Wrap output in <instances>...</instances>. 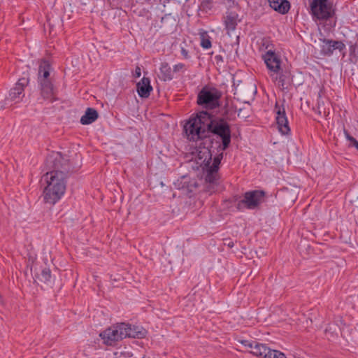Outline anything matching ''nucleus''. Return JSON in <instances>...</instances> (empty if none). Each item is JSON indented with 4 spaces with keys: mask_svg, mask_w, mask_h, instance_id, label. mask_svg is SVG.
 I'll use <instances>...</instances> for the list:
<instances>
[{
    "mask_svg": "<svg viewBox=\"0 0 358 358\" xmlns=\"http://www.w3.org/2000/svg\"><path fill=\"white\" fill-rule=\"evenodd\" d=\"M270 6L280 14H286L290 9V3L287 0H268Z\"/></svg>",
    "mask_w": 358,
    "mask_h": 358,
    "instance_id": "17",
    "label": "nucleus"
},
{
    "mask_svg": "<svg viewBox=\"0 0 358 358\" xmlns=\"http://www.w3.org/2000/svg\"><path fill=\"white\" fill-rule=\"evenodd\" d=\"M276 124L278 131L282 135H287L290 133V127L289 126L288 119L286 113H276Z\"/></svg>",
    "mask_w": 358,
    "mask_h": 358,
    "instance_id": "19",
    "label": "nucleus"
},
{
    "mask_svg": "<svg viewBox=\"0 0 358 358\" xmlns=\"http://www.w3.org/2000/svg\"><path fill=\"white\" fill-rule=\"evenodd\" d=\"M266 192L263 190H252L245 192L243 199L237 203L236 208L255 209L265 202Z\"/></svg>",
    "mask_w": 358,
    "mask_h": 358,
    "instance_id": "7",
    "label": "nucleus"
},
{
    "mask_svg": "<svg viewBox=\"0 0 358 358\" xmlns=\"http://www.w3.org/2000/svg\"><path fill=\"white\" fill-rule=\"evenodd\" d=\"M141 75V68L137 66L135 69V71H134V76L135 78H139Z\"/></svg>",
    "mask_w": 358,
    "mask_h": 358,
    "instance_id": "36",
    "label": "nucleus"
},
{
    "mask_svg": "<svg viewBox=\"0 0 358 358\" xmlns=\"http://www.w3.org/2000/svg\"><path fill=\"white\" fill-rule=\"evenodd\" d=\"M323 43H325L322 46V52L324 55L331 56L334 50L343 51L345 49V45L341 41H334L331 39H324Z\"/></svg>",
    "mask_w": 358,
    "mask_h": 358,
    "instance_id": "13",
    "label": "nucleus"
},
{
    "mask_svg": "<svg viewBox=\"0 0 358 358\" xmlns=\"http://www.w3.org/2000/svg\"><path fill=\"white\" fill-rule=\"evenodd\" d=\"M36 277L41 282L48 283L50 281L52 275L49 268H41L39 273L36 274Z\"/></svg>",
    "mask_w": 358,
    "mask_h": 358,
    "instance_id": "22",
    "label": "nucleus"
},
{
    "mask_svg": "<svg viewBox=\"0 0 358 358\" xmlns=\"http://www.w3.org/2000/svg\"><path fill=\"white\" fill-rule=\"evenodd\" d=\"M268 352L269 355H267L266 358H287L284 353L278 350H271Z\"/></svg>",
    "mask_w": 358,
    "mask_h": 358,
    "instance_id": "28",
    "label": "nucleus"
},
{
    "mask_svg": "<svg viewBox=\"0 0 358 358\" xmlns=\"http://www.w3.org/2000/svg\"><path fill=\"white\" fill-rule=\"evenodd\" d=\"M46 163L52 170L43 176L47 183L43 190V200L45 203L54 205L64 194L66 179L73 172V168L69 159L59 152L49 156Z\"/></svg>",
    "mask_w": 358,
    "mask_h": 358,
    "instance_id": "1",
    "label": "nucleus"
},
{
    "mask_svg": "<svg viewBox=\"0 0 358 358\" xmlns=\"http://www.w3.org/2000/svg\"><path fill=\"white\" fill-rule=\"evenodd\" d=\"M99 113H85L80 118V123L86 125L90 124L97 120Z\"/></svg>",
    "mask_w": 358,
    "mask_h": 358,
    "instance_id": "23",
    "label": "nucleus"
},
{
    "mask_svg": "<svg viewBox=\"0 0 358 358\" xmlns=\"http://www.w3.org/2000/svg\"><path fill=\"white\" fill-rule=\"evenodd\" d=\"M238 16V14L235 12H227L224 17V24L228 34L236 29Z\"/></svg>",
    "mask_w": 358,
    "mask_h": 358,
    "instance_id": "18",
    "label": "nucleus"
},
{
    "mask_svg": "<svg viewBox=\"0 0 358 358\" xmlns=\"http://www.w3.org/2000/svg\"><path fill=\"white\" fill-rule=\"evenodd\" d=\"M234 94L241 99L244 103H248L249 99H252L256 92V88L252 85H245L241 81L238 83L234 82Z\"/></svg>",
    "mask_w": 358,
    "mask_h": 358,
    "instance_id": "8",
    "label": "nucleus"
},
{
    "mask_svg": "<svg viewBox=\"0 0 358 358\" xmlns=\"http://www.w3.org/2000/svg\"><path fill=\"white\" fill-rule=\"evenodd\" d=\"M213 0H200L199 10L208 13L213 8Z\"/></svg>",
    "mask_w": 358,
    "mask_h": 358,
    "instance_id": "25",
    "label": "nucleus"
},
{
    "mask_svg": "<svg viewBox=\"0 0 358 358\" xmlns=\"http://www.w3.org/2000/svg\"><path fill=\"white\" fill-rule=\"evenodd\" d=\"M180 52H181V55L183 56V57L185 59L189 58L188 50H187L185 48H181Z\"/></svg>",
    "mask_w": 358,
    "mask_h": 358,
    "instance_id": "35",
    "label": "nucleus"
},
{
    "mask_svg": "<svg viewBox=\"0 0 358 358\" xmlns=\"http://www.w3.org/2000/svg\"><path fill=\"white\" fill-rule=\"evenodd\" d=\"M350 142L354 147H355L357 149L358 148V141L355 138H353L352 141Z\"/></svg>",
    "mask_w": 358,
    "mask_h": 358,
    "instance_id": "39",
    "label": "nucleus"
},
{
    "mask_svg": "<svg viewBox=\"0 0 358 358\" xmlns=\"http://www.w3.org/2000/svg\"><path fill=\"white\" fill-rule=\"evenodd\" d=\"M268 351H271V349L268 348L265 344H263V349H262L261 355H259V357L266 358L267 355H269Z\"/></svg>",
    "mask_w": 358,
    "mask_h": 358,
    "instance_id": "32",
    "label": "nucleus"
},
{
    "mask_svg": "<svg viewBox=\"0 0 358 358\" xmlns=\"http://www.w3.org/2000/svg\"><path fill=\"white\" fill-rule=\"evenodd\" d=\"M222 92L217 87L211 85H204L198 93L196 98L197 104L206 110L201 112L220 108L222 106Z\"/></svg>",
    "mask_w": 358,
    "mask_h": 358,
    "instance_id": "2",
    "label": "nucleus"
},
{
    "mask_svg": "<svg viewBox=\"0 0 358 358\" xmlns=\"http://www.w3.org/2000/svg\"><path fill=\"white\" fill-rule=\"evenodd\" d=\"M117 358H125L124 356H122V355H120V357H117Z\"/></svg>",
    "mask_w": 358,
    "mask_h": 358,
    "instance_id": "42",
    "label": "nucleus"
},
{
    "mask_svg": "<svg viewBox=\"0 0 358 358\" xmlns=\"http://www.w3.org/2000/svg\"><path fill=\"white\" fill-rule=\"evenodd\" d=\"M268 351H271V349L268 348L265 344H263V349H262L261 355H259V357L266 358L267 355H269Z\"/></svg>",
    "mask_w": 358,
    "mask_h": 358,
    "instance_id": "31",
    "label": "nucleus"
},
{
    "mask_svg": "<svg viewBox=\"0 0 358 358\" xmlns=\"http://www.w3.org/2000/svg\"><path fill=\"white\" fill-rule=\"evenodd\" d=\"M100 336L104 342L109 345H113L115 342L121 340L119 337L117 326L109 328L100 334Z\"/></svg>",
    "mask_w": 358,
    "mask_h": 358,
    "instance_id": "15",
    "label": "nucleus"
},
{
    "mask_svg": "<svg viewBox=\"0 0 358 358\" xmlns=\"http://www.w3.org/2000/svg\"><path fill=\"white\" fill-rule=\"evenodd\" d=\"M159 78L163 81H170L173 78V71L167 62H162L159 68Z\"/></svg>",
    "mask_w": 358,
    "mask_h": 358,
    "instance_id": "21",
    "label": "nucleus"
},
{
    "mask_svg": "<svg viewBox=\"0 0 358 358\" xmlns=\"http://www.w3.org/2000/svg\"><path fill=\"white\" fill-rule=\"evenodd\" d=\"M201 46L204 49H208L212 46L210 37L207 32H202L201 34Z\"/></svg>",
    "mask_w": 358,
    "mask_h": 358,
    "instance_id": "24",
    "label": "nucleus"
},
{
    "mask_svg": "<svg viewBox=\"0 0 358 358\" xmlns=\"http://www.w3.org/2000/svg\"><path fill=\"white\" fill-rule=\"evenodd\" d=\"M196 117L190 118L184 125V131L187 138L192 141L206 138V122L210 113H196Z\"/></svg>",
    "mask_w": 358,
    "mask_h": 358,
    "instance_id": "4",
    "label": "nucleus"
},
{
    "mask_svg": "<svg viewBox=\"0 0 358 358\" xmlns=\"http://www.w3.org/2000/svg\"><path fill=\"white\" fill-rule=\"evenodd\" d=\"M29 83V77H22L18 79L15 85L10 89L8 99L15 102H18L22 100V97L24 96V88L28 85Z\"/></svg>",
    "mask_w": 358,
    "mask_h": 358,
    "instance_id": "9",
    "label": "nucleus"
},
{
    "mask_svg": "<svg viewBox=\"0 0 358 358\" xmlns=\"http://www.w3.org/2000/svg\"><path fill=\"white\" fill-rule=\"evenodd\" d=\"M136 87L138 95L142 98L148 97L152 90L150 78L145 76L137 83Z\"/></svg>",
    "mask_w": 358,
    "mask_h": 358,
    "instance_id": "16",
    "label": "nucleus"
},
{
    "mask_svg": "<svg viewBox=\"0 0 358 358\" xmlns=\"http://www.w3.org/2000/svg\"><path fill=\"white\" fill-rule=\"evenodd\" d=\"M310 8L313 17L318 20H327L335 15L333 3L328 0H313Z\"/></svg>",
    "mask_w": 358,
    "mask_h": 358,
    "instance_id": "6",
    "label": "nucleus"
},
{
    "mask_svg": "<svg viewBox=\"0 0 358 358\" xmlns=\"http://www.w3.org/2000/svg\"><path fill=\"white\" fill-rule=\"evenodd\" d=\"M117 329L118 330L119 337H120L121 340L127 337L143 338L145 336V331H136L129 324H119L117 325Z\"/></svg>",
    "mask_w": 358,
    "mask_h": 358,
    "instance_id": "12",
    "label": "nucleus"
},
{
    "mask_svg": "<svg viewBox=\"0 0 358 358\" xmlns=\"http://www.w3.org/2000/svg\"><path fill=\"white\" fill-rule=\"evenodd\" d=\"M210 161H208L205 164L206 168L205 174V181L208 183L209 185H216L219 180L220 176L218 174V170L211 168L209 166Z\"/></svg>",
    "mask_w": 358,
    "mask_h": 358,
    "instance_id": "20",
    "label": "nucleus"
},
{
    "mask_svg": "<svg viewBox=\"0 0 358 358\" xmlns=\"http://www.w3.org/2000/svg\"><path fill=\"white\" fill-rule=\"evenodd\" d=\"M227 1H229V2H230V1H234V0H227Z\"/></svg>",
    "mask_w": 358,
    "mask_h": 358,
    "instance_id": "43",
    "label": "nucleus"
},
{
    "mask_svg": "<svg viewBox=\"0 0 358 358\" xmlns=\"http://www.w3.org/2000/svg\"><path fill=\"white\" fill-rule=\"evenodd\" d=\"M211 114L208 115L206 122V134L212 133L217 135L222 139V150L227 149L231 143V129L229 124L222 119L212 120Z\"/></svg>",
    "mask_w": 358,
    "mask_h": 358,
    "instance_id": "5",
    "label": "nucleus"
},
{
    "mask_svg": "<svg viewBox=\"0 0 358 358\" xmlns=\"http://www.w3.org/2000/svg\"><path fill=\"white\" fill-rule=\"evenodd\" d=\"M185 70V65L182 63H178L173 66V73L179 71H184Z\"/></svg>",
    "mask_w": 358,
    "mask_h": 358,
    "instance_id": "30",
    "label": "nucleus"
},
{
    "mask_svg": "<svg viewBox=\"0 0 358 358\" xmlns=\"http://www.w3.org/2000/svg\"><path fill=\"white\" fill-rule=\"evenodd\" d=\"M85 112H89V113H91V112H96V110L92 108H87L85 111Z\"/></svg>",
    "mask_w": 358,
    "mask_h": 358,
    "instance_id": "41",
    "label": "nucleus"
},
{
    "mask_svg": "<svg viewBox=\"0 0 358 358\" xmlns=\"http://www.w3.org/2000/svg\"><path fill=\"white\" fill-rule=\"evenodd\" d=\"M285 100L277 101L275 106V112H285V108L283 105Z\"/></svg>",
    "mask_w": 358,
    "mask_h": 358,
    "instance_id": "29",
    "label": "nucleus"
},
{
    "mask_svg": "<svg viewBox=\"0 0 358 358\" xmlns=\"http://www.w3.org/2000/svg\"><path fill=\"white\" fill-rule=\"evenodd\" d=\"M175 185L179 189H185L187 193L193 192L198 187L197 182L195 180H191L189 177L183 176L180 180L175 182Z\"/></svg>",
    "mask_w": 358,
    "mask_h": 358,
    "instance_id": "14",
    "label": "nucleus"
},
{
    "mask_svg": "<svg viewBox=\"0 0 358 358\" xmlns=\"http://www.w3.org/2000/svg\"><path fill=\"white\" fill-rule=\"evenodd\" d=\"M224 244L227 245L230 248H233L234 245V242L230 239H224Z\"/></svg>",
    "mask_w": 358,
    "mask_h": 358,
    "instance_id": "37",
    "label": "nucleus"
},
{
    "mask_svg": "<svg viewBox=\"0 0 358 358\" xmlns=\"http://www.w3.org/2000/svg\"><path fill=\"white\" fill-rule=\"evenodd\" d=\"M357 150H358V148H357Z\"/></svg>",
    "mask_w": 358,
    "mask_h": 358,
    "instance_id": "44",
    "label": "nucleus"
},
{
    "mask_svg": "<svg viewBox=\"0 0 358 358\" xmlns=\"http://www.w3.org/2000/svg\"><path fill=\"white\" fill-rule=\"evenodd\" d=\"M215 61L217 65L224 62L223 57L220 55H217L215 56Z\"/></svg>",
    "mask_w": 358,
    "mask_h": 358,
    "instance_id": "34",
    "label": "nucleus"
},
{
    "mask_svg": "<svg viewBox=\"0 0 358 358\" xmlns=\"http://www.w3.org/2000/svg\"><path fill=\"white\" fill-rule=\"evenodd\" d=\"M343 131H344V134H345V136L346 137V138L349 141H352V138L354 137H352V136L350 135V134L348 133V130H346L345 129H343Z\"/></svg>",
    "mask_w": 358,
    "mask_h": 358,
    "instance_id": "38",
    "label": "nucleus"
},
{
    "mask_svg": "<svg viewBox=\"0 0 358 358\" xmlns=\"http://www.w3.org/2000/svg\"><path fill=\"white\" fill-rule=\"evenodd\" d=\"M222 157H223V153L221 152L220 154L217 155L216 157H214L212 164H210L209 166L219 170V166L221 163V160H222ZM210 160H211V157L209 158L208 161L210 162Z\"/></svg>",
    "mask_w": 358,
    "mask_h": 358,
    "instance_id": "26",
    "label": "nucleus"
},
{
    "mask_svg": "<svg viewBox=\"0 0 358 358\" xmlns=\"http://www.w3.org/2000/svg\"><path fill=\"white\" fill-rule=\"evenodd\" d=\"M275 74V77L273 74H271V76L277 83L278 87L282 91H288L292 84V76L290 71L281 69L279 73Z\"/></svg>",
    "mask_w": 358,
    "mask_h": 358,
    "instance_id": "11",
    "label": "nucleus"
},
{
    "mask_svg": "<svg viewBox=\"0 0 358 358\" xmlns=\"http://www.w3.org/2000/svg\"><path fill=\"white\" fill-rule=\"evenodd\" d=\"M239 342L243 345L245 347H248V348H251V350L252 349L255 343H256V341H248V340H241L239 341Z\"/></svg>",
    "mask_w": 358,
    "mask_h": 358,
    "instance_id": "33",
    "label": "nucleus"
},
{
    "mask_svg": "<svg viewBox=\"0 0 358 358\" xmlns=\"http://www.w3.org/2000/svg\"><path fill=\"white\" fill-rule=\"evenodd\" d=\"M263 59L268 69L273 73H278L281 70V59L273 50H268L263 56Z\"/></svg>",
    "mask_w": 358,
    "mask_h": 358,
    "instance_id": "10",
    "label": "nucleus"
},
{
    "mask_svg": "<svg viewBox=\"0 0 358 358\" xmlns=\"http://www.w3.org/2000/svg\"><path fill=\"white\" fill-rule=\"evenodd\" d=\"M52 70V65L48 60L42 59L39 61L37 80L44 99L51 100L55 94V87L50 78Z\"/></svg>",
    "mask_w": 358,
    "mask_h": 358,
    "instance_id": "3",
    "label": "nucleus"
},
{
    "mask_svg": "<svg viewBox=\"0 0 358 358\" xmlns=\"http://www.w3.org/2000/svg\"><path fill=\"white\" fill-rule=\"evenodd\" d=\"M262 349H263V344L259 343L256 341L252 349L250 351V353L255 356L259 357V355H261Z\"/></svg>",
    "mask_w": 358,
    "mask_h": 358,
    "instance_id": "27",
    "label": "nucleus"
},
{
    "mask_svg": "<svg viewBox=\"0 0 358 358\" xmlns=\"http://www.w3.org/2000/svg\"><path fill=\"white\" fill-rule=\"evenodd\" d=\"M350 142L354 147H355L357 149L358 148V141L355 138H353L352 141Z\"/></svg>",
    "mask_w": 358,
    "mask_h": 358,
    "instance_id": "40",
    "label": "nucleus"
}]
</instances>
